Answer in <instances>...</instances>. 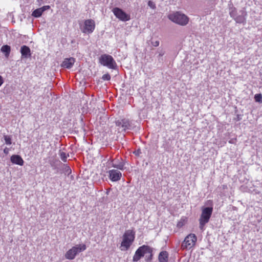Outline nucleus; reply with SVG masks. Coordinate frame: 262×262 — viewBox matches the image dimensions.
Wrapping results in <instances>:
<instances>
[{"mask_svg":"<svg viewBox=\"0 0 262 262\" xmlns=\"http://www.w3.org/2000/svg\"><path fill=\"white\" fill-rule=\"evenodd\" d=\"M168 18L171 21L182 26L188 24L189 18L185 14L180 11L173 12L168 15Z\"/></svg>","mask_w":262,"mask_h":262,"instance_id":"obj_1","label":"nucleus"},{"mask_svg":"<svg viewBox=\"0 0 262 262\" xmlns=\"http://www.w3.org/2000/svg\"><path fill=\"white\" fill-rule=\"evenodd\" d=\"M213 212L212 206H203L202 207V213L201 214L199 223L200 228L201 230H203L204 227L206 224L208 223L211 216Z\"/></svg>","mask_w":262,"mask_h":262,"instance_id":"obj_2","label":"nucleus"},{"mask_svg":"<svg viewBox=\"0 0 262 262\" xmlns=\"http://www.w3.org/2000/svg\"><path fill=\"white\" fill-rule=\"evenodd\" d=\"M135 235V233L133 230H128L125 232L121 244V247H124L122 250H127L129 248L134 241Z\"/></svg>","mask_w":262,"mask_h":262,"instance_id":"obj_3","label":"nucleus"},{"mask_svg":"<svg viewBox=\"0 0 262 262\" xmlns=\"http://www.w3.org/2000/svg\"><path fill=\"white\" fill-rule=\"evenodd\" d=\"M99 63L109 69L116 70L117 68V63L113 57L108 54H104L99 58Z\"/></svg>","mask_w":262,"mask_h":262,"instance_id":"obj_4","label":"nucleus"},{"mask_svg":"<svg viewBox=\"0 0 262 262\" xmlns=\"http://www.w3.org/2000/svg\"><path fill=\"white\" fill-rule=\"evenodd\" d=\"M86 249V246L84 244L77 245L73 247L69 250L65 254V257L70 260L75 258V256L80 252Z\"/></svg>","mask_w":262,"mask_h":262,"instance_id":"obj_5","label":"nucleus"},{"mask_svg":"<svg viewBox=\"0 0 262 262\" xmlns=\"http://www.w3.org/2000/svg\"><path fill=\"white\" fill-rule=\"evenodd\" d=\"M150 251L151 247L148 245H144L139 247L135 252L133 261L136 262L139 261L147 254V252H150Z\"/></svg>","mask_w":262,"mask_h":262,"instance_id":"obj_6","label":"nucleus"},{"mask_svg":"<svg viewBox=\"0 0 262 262\" xmlns=\"http://www.w3.org/2000/svg\"><path fill=\"white\" fill-rule=\"evenodd\" d=\"M197 237L194 234H190L187 235L182 242L181 248L183 249H190L194 246Z\"/></svg>","mask_w":262,"mask_h":262,"instance_id":"obj_7","label":"nucleus"},{"mask_svg":"<svg viewBox=\"0 0 262 262\" xmlns=\"http://www.w3.org/2000/svg\"><path fill=\"white\" fill-rule=\"evenodd\" d=\"M112 12L114 15L121 21H126L130 19V15L127 14L124 11L120 8H114L112 10Z\"/></svg>","mask_w":262,"mask_h":262,"instance_id":"obj_8","label":"nucleus"},{"mask_svg":"<svg viewBox=\"0 0 262 262\" xmlns=\"http://www.w3.org/2000/svg\"><path fill=\"white\" fill-rule=\"evenodd\" d=\"M95 27V21L93 20L87 19L84 21V25L82 32L84 33H91L93 32Z\"/></svg>","mask_w":262,"mask_h":262,"instance_id":"obj_9","label":"nucleus"},{"mask_svg":"<svg viewBox=\"0 0 262 262\" xmlns=\"http://www.w3.org/2000/svg\"><path fill=\"white\" fill-rule=\"evenodd\" d=\"M20 52L21 53V58H28L31 56V50L28 46L23 45L21 47Z\"/></svg>","mask_w":262,"mask_h":262,"instance_id":"obj_10","label":"nucleus"},{"mask_svg":"<svg viewBox=\"0 0 262 262\" xmlns=\"http://www.w3.org/2000/svg\"><path fill=\"white\" fill-rule=\"evenodd\" d=\"M109 173V177L110 179L114 182L118 181L120 180L122 174L121 173L117 170L115 169L111 170L108 171Z\"/></svg>","mask_w":262,"mask_h":262,"instance_id":"obj_11","label":"nucleus"},{"mask_svg":"<svg viewBox=\"0 0 262 262\" xmlns=\"http://www.w3.org/2000/svg\"><path fill=\"white\" fill-rule=\"evenodd\" d=\"M116 125L117 126L122 127L123 130H125L130 128V124L128 119H123L116 121Z\"/></svg>","mask_w":262,"mask_h":262,"instance_id":"obj_12","label":"nucleus"},{"mask_svg":"<svg viewBox=\"0 0 262 262\" xmlns=\"http://www.w3.org/2000/svg\"><path fill=\"white\" fill-rule=\"evenodd\" d=\"M11 162L14 164L23 166L24 161L21 156L19 155H13L10 157Z\"/></svg>","mask_w":262,"mask_h":262,"instance_id":"obj_13","label":"nucleus"},{"mask_svg":"<svg viewBox=\"0 0 262 262\" xmlns=\"http://www.w3.org/2000/svg\"><path fill=\"white\" fill-rule=\"evenodd\" d=\"M75 61V58L70 57L66 58L61 63V67L67 69H70L73 66Z\"/></svg>","mask_w":262,"mask_h":262,"instance_id":"obj_14","label":"nucleus"},{"mask_svg":"<svg viewBox=\"0 0 262 262\" xmlns=\"http://www.w3.org/2000/svg\"><path fill=\"white\" fill-rule=\"evenodd\" d=\"M168 254L167 252L165 251H161L159 255V262H167L168 261Z\"/></svg>","mask_w":262,"mask_h":262,"instance_id":"obj_15","label":"nucleus"},{"mask_svg":"<svg viewBox=\"0 0 262 262\" xmlns=\"http://www.w3.org/2000/svg\"><path fill=\"white\" fill-rule=\"evenodd\" d=\"M1 51L6 58H8L11 52V47L7 45H3L1 47Z\"/></svg>","mask_w":262,"mask_h":262,"instance_id":"obj_16","label":"nucleus"},{"mask_svg":"<svg viewBox=\"0 0 262 262\" xmlns=\"http://www.w3.org/2000/svg\"><path fill=\"white\" fill-rule=\"evenodd\" d=\"M42 14V12H41L40 8H38V9L34 10L32 12V15L35 18H38V17H40L41 16Z\"/></svg>","mask_w":262,"mask_h":262,"instance_id":"obj_17","label":"nucleus"},{"mask_svg":"<svg viewBox=\"0 0 262 262\" xmlns=\"http://www.w3.org/2000/svg\"><path fill=\"white\" fill-rule=\"evenodd\" d=\"M152 248H151V251L150 252H147V254H149L148 255H145V261L146 262H151L152 261L153 258V253H152Z\"/></svg>","mask_w":262,"mask_h":262,"instance_id":"obj_18","label":"nucleus"},{"mask_svg":"<svg viewBox=\"0 0 262 262\" xmlns=\"http://www.w3.org/2000/svg\"><path fill=\"white\" fill-rule=\"evenodd\" d=\"M4 139L7 145H11L12 144V138L11 136L4 135Z\"/></svg>","mask_w":262,"mask_h":262,"instance_id":"obj_19","label":"nucleus"},{"mask_svg":"<svg viewBox=\"0 0 262 262\" xmlns=\"http://www.w3.org/2000/svg\"><path fill=\"white\" fill-rule=\"evenodd\" d=\"M124 163L123 162H119V163H113V167L120 170H123L124 169Z\"/></svg>","mask_w":262,"mask_h":262,"instance_id":"obj_20","label":"nucleus"},{"mask_svg":"<svg viewBox=\"0 0 262 262\" xmlns=\"http://www.w3.org/2000/svg\"><path fill=\"white\" fill-rule=\"evenodd\" d=\"M234 18L236 23L240 24L243 23L245 20V18L243 15L235 16Z\"/></svg>","mask_w":262,"mask_h":262,"instance_id":"obj_21","label":"nucleus"},{"mask_svg":"<svg viewBox=\"0 0 262 262\" xmlns=\"http://www.w3.org/2000/svg\"><path fill=\"white\" fill-rule=\"evenodd\" d=\"M254 100L256 102L262 103V95L261 93L256 94L254 95Z\"/></svg>","mask_w":262,"mask_h":262,"instance_id":"obj_22","label":"nucleus"},{"mask_svg":"<svg viewBox=\"0 0 262 262\" xmlns=\"http://www.w3.org/2000/svg\"><path fill=\"white\" fill-rule=\"evenodd\" d=\"M59 156L64 162H67V156H69V155H67L66 152L60 151Z\"/></svg>","mask_w":262,"mask_h":262,"instance_id":"obj_23","label":"nucleus"},{"mask_svg":"<svg viewBox=\"0 0 262 262\" xmlns=\"http://www.w3.org/2000/svg\"><path fill=\"white\" fill-rule=\"evenodd\" d=\"M102 79L103 80L108 81L111 79V76L108 73H106L102 76Z\"/></svg>","mask_w":262,"mask_h":262,"instance_id":"obj_24","label":"nucleus"},{"mask_svg":"<svg viewBox=\"0 0 262 262\" xmlns=\"http://www.w3.org/2000/svg\"><path fill=\"white\" fill-rule=\"evenodd\" d=\"M147 5L149 7H150L151 8H152L153 9H155L156 8L155 4L151 1H149L148 2Z\"/></svg>","mask_w":262,"mask_h":262,"instance_id":"obj_25","label":"nucleus"},{"mask_svg":"<svg viewBox=\"0 0 262 262\" xmlns=\"http://www.w3.org/2000/svg\"><path fill=\"white\" fill-rule=\"evenodd\" d=\"M230 16L233 18L236 16V9L232 8L231 11H230Z\"/></svg>","mask_w":262,"mask_h":262,"instance_id":"obj_26","label":"nucleus"},{"mask_svg":"<svg viewBox=\"0 0 262 262\" xmlns=\"http://www.w3.org/2000/svg\"><path fill=\"white\" fill-rule=\"evenodd\" d=\"M41 10V12L43 13L45 11L47 10H48L50 8V6H44L41 8H39Z\"/></svg>","mask_w":262,"mask_h":262,"instance_id":"obj_27","label":"nucleus"},{"mask_svg":"<svg viewBox=\"0 0 262 262\" xmlns=\"http://www.w3.org/2000/svg\"><path fill=\"white\" fill-rule=\"evenodd\" d=\"M134 154L136 155V156H139L140 154H141V151L140 150V149H138V150H135L134 152Z\"/></svg>","mask_w":262,"mask_h":262,"instance_id":"obj_28","label":"nucleus"},{"mask_svg":"<svg viewBox=\"0 0 262 262\" xmlns=\"http://www.w3.org/2000/svg\"><path fill=\"white\" fill-rule=\"evenodd\" d=\"M151 44L154 47H158L159 45V41H151Z\"/></svg>","mask_w":262,"mask_h":262,"instance_id":"obj_29","label":"nucleus"},{"mask_svg":"<svg viewBox=\"0 0 262 262\" xmlns=\"http://www.w3.org/2000/svg\"><path fill=\"white\" fill-rule=\"evenodd\" d=\"M9 149L7 147H5V149H4V152L6 155H8L9 153Z\"/></svg>","mask_w":262,"mask_h":262,"instance_id":"obj_30","label":"nucleus"},{"mask_svg":"<svg viewBox=\"0 0 262 262\" xmlns=\"http://www.w3.org/2000/svg\"><path fill=\"white\" fill-rule=\"evenodd\" d=\"M4 82V81L3 77L1 75H0V87L3 84Z\"/></svg>","mask_w":262,"mask_h":262,"instance_id":"obj_31","label":"nucleus"},{"mask_svg":"<svg viewBox=\"0 0 262 262\" xmlns=\"http://www.w3.org/2000/svg\"><path fill=\"white\" fill-rule=\"evenodd\" d=\"M236 121H239L242 119L241 116L237 115L236 118L235 119Z\"/></svg>","mask_w":262,"mask_h":262,"instance_id":"obj_32","label":"nucleus"},{"mask_svg":"<svg viewBox=\"0 0 262 262\" xmlns=\"http://www.w3.org/2000/svg\"><path fill=\"white\" fill-rule=\"evenodd\" d=\"M37 2L39 5L44 3L43 0H37Z\"/></svg>","mask_w":262,"mask_h":262,"instance_id":"obj_33","label":"nucleus"},{"mask_svg":"<svg viewBox=\"0 0 262 262\" xmlns=\"http://www.w3.org/2000/svg\"><path fill=\"white\" fill-rule=\"evenodd\" d=\"M66 171L67 172H68V173H71V169L69 167H67V169L66 170Z\"/></svg>","mask_w":262,"mask_h":262,"instance_id":"obj_34","label":"nucleus"},{"mask_svg":"<svg viewBox=\"0 0 262 262\" xmlns=\"http://www.w3.org/2000/svg\"><path fill=\"white\" fill-rule=\"evenodd\" d=\"M183 223H182V222H179V223H178L177 226H178V227H181L183 226Z\"/></svg>","mask_w":262,"mask_h":262,"instance_id":"obj_35","label":"nucleus"},{"mask_svg":"<svg viewBox=\"0 0 262 262\" xmlns=\"http://www.w3.org/2000/svg\"><path fill=\"white\" fill-rule=\"evenodd\" d=\"M163 53H160L159 56H163Z\"/></svg>","mask_w":262,"mask_h":262,"instance_id":"obj_36","label":"nucleus"},{"mask_svg":"<svg viewBox=\"0 0 262 262\" xmlns=\"http://www.w3.org/2000/svg\"><path fill=\"white\" fill-rule=\"evenodd\" d=\"M208 202H210L211 203H212V201H211L210 200H209Z\"/></svg>","mask_w":262,"mask_h":262,"instance_id":"obj_37","label":"nucleus"}]
</instances>
